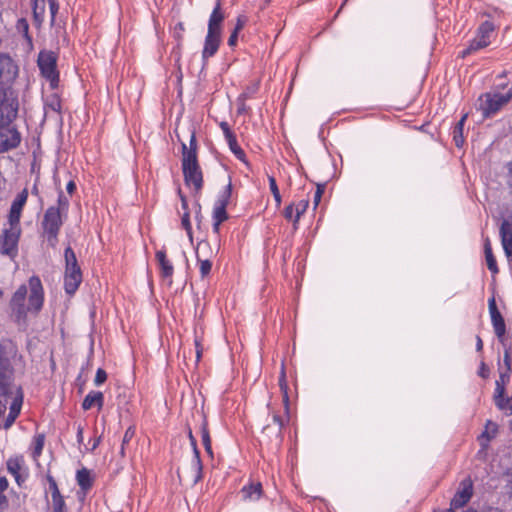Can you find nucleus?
Instances as JSON below:
<instances>
[{
	"mask_svg": "<svg viewBox=\"0 0 512 512\" xmlns=\"http://www.w3.org/2000/svg\"><path fill=\"white\" fill-rule=\"evenodd\" d=\"M484 254L486 259L487 268L491 273L496 274L499 272L495 256L493 255L491 242L488 237L484 239Z\"/></svg>",
	"mask_w": 512,
	"mask_h": 512,
	"instance_id": "393cba45",
	"label": "nucleus"
},
{
	"mask_svg": "<svg viewBox=\"0 0 512 512\" xmlns=\"http://www.w3.org/2000/svg\"><path fill=\"white\" fill-rule=\"evenodd\" d=\"M506 168H507L506 184L508 187L509 194L512 198V161L507 163Z\"/></svg>",
	"mask_w": 512,
	"mask_h": 512,
	"instance_id": "864d4df0",
	"label": "nucleus"
},
{
	"mask_svg": "<svg viewBox=\"0 0 512 512\" xmlns=\"http://www.w3.org/2000/svg\"><path fill=\"white\" fill-rule=\"evenodd\" d=\"M237 40H238V32L233 31L231 33L230 37L228 38V45L230 47H234L237 44Z\"/></svg>",
	"mask_w": 512,
	"mask_h": 512,
	"instance_id": "338daca9",
	"label": "nucleus"
},
{
	"mask_svg": "<svg viewBox=\"0 0 512 512\" xmlns=\"http://www.w3.org/2000/svg\"><path fill=\"white\" fill-rule=\"evenodd\" d=\"M485 47H487V42L484 40H480L478 37H475L474 39H472L470 41L468 47L460 53V57L465 58L468 55H470L480 49H483Z\"/></svg>",
	"mask_w": 512,
	"mask_h": 512,
	"instance_id": "c9c22d12",
	"label": "nucleus"
},
{
	"mask_svg": "<svg viewBox=\"0 0 512 512\" xmlns=\"http://www.w3.org/2000/svg\"><path fill=\"white\" fill-rule=\"evenodd\" d=\"M48 3L51 14V24H53L55 22L56 14L59 10V4L56 0H48Z\"/></svg>",
	"mask_w": 512,
	"mask_h": 512,
	"instance_id": "6e6d98bb",
	"label": "nucleus"
},
{
	"mask_svg": "<svg viewBox=\"0 0 512 512\" xmlns=\"http://www.w3.org/2000/svg\"><path fill=\"white\" fill-rule=\"evenodd\" d=\"M181 162L185 184L193 186L196 193L200 192L203 188V173L198 158L188 156L182 158Z\"/></svg>",
	"mask_w": 512,
	"mask_h": 512,
	"instance_id": "0eeeda50",
	"label": "nucleus"
},
{
	"mask_svg": "<svg viewBox=\"0 0 512 512\" xmlns=\"http://www.w3.org/2000/svg\"><path fill=\"white\" fill-rule=\"evenodd\" d=\"M64 258H65V271L70 270H81L75 252L73 249L68 246L64 251Z\"/></svg>",
	"mask_w": 512,
	"mask_h": 512,
	"instance_id": "473e14b6",
	"label": "nucleus"
},
{
	"mask_svg": "<svg viewBox=\"0 0 512 512\" xmlns=\"http://www.w3.org/2000/svg\"><path fill=\"white\" fill-rule=\"evenodd\" d=\"M279 387L283 395V403L285 406L286 411L289 409V396H288V384L286 381V373L284 365L281 367V372L279 376Z\"/></svg>",
	"mask_w": 512,
	"mask_h": 512,
	"instance_id": "4c0bfd02",
	"label": "nucleus"
},
{
	"mask_svg": "<svg viewBox=\"0 0 512 512\" xmlns=\"http://www.w3.org/2000/svg\"><path fill=\"white\" fill-rule=\"evenodd\" d=\"M76 480L79 487L83 491H88L92 488L93 480L91 478L89 470H87L86 468H82L81 470L77 471Z\"/></svg>",
	"mask_w": 512,
	"mask_h": 512,
	"instance_id": "c85d7f7f",
	"label": "nucleus"
},
{
	"mask_svg": "<svg viewBox=\"0 0 512 512\" xmlns=\"http://www.w3.org/2000/svg\"><path fill=\"white\" fill-rule=\"evenodd\" d=\"M232 194V184L229 183L218 196L215 205L227 208Z\"/></svg>",
	"mask_w": 512,
	"mask_h": 512,
	"instance_id": "a19ab883",
	"label": "nucleus"
},
{
	"mask_svg": "<svg viewBox=\"0 0 512 512\" xmlns=\"http://www.w3.org/2000/svg\"><path fill=\"white\" fill-rule=\"evenodd\" d=\"M478 375L484 379H487L490 375V369L489 367L485 364L484 361H481L480 363V367H479V371H478Z\"/></svg>",
	"mask_w": 512,
	"mask_h": 512,
	"instance_id": "052dcab7",
	"label": "nucleus"
},
{
	"mask_svg": "<svg viewBox=\"0 0 512 512\" xmlns=\"http://www.w3.org/2000/svg\"><path fill=\"white\" fill-rule=\"evenodd\" d=\"M200 433H201V438H202V444L204 446V449H205L206 453L210 457H213V450H212V445H211V437H210V432H209V429H208V422H207V419H206L205 416L202 419V423H201V426H200Z\"/></svg>",
	"mask_w": 512,
	"mask_h": 512,
	"instance_id": "bb28decb",
	"label": "nucleus"
},
{
	"mask_svg": "<svg viewBox=\"0 0 512 512\" xmlns=\"http://www.w3.org/2000/svg\"><path fill=\"white\" fill-rule=\"evenodd\" d=\"M188 438L190 440V444L193 449L192 466L196 472L193 482H194V484H197L203 478V465H202V461L200 458V451L197 447V441H196V438L194 437L191 429H189V431H188Z\"/></svg>",
	"mask_w": 512,
	"mask_h": 512,
	"instance_id": "f3484780",
	"label": "nucleus"
},
{
	"mask_svg": "<svg viewBox=\"0 0 512 512\" xmlns=\"http://www.w3.org/2000/svg\"><path fill=\"white\" fill-rule=\"evenodd\" d=\"M24 464L25 460L22 455L12 456L6 462L8 472L15 478V481L19 486H21L26 480V476L23 477L21 474Z\"/></svg>",
	"mask_w": 512,
	"mask_h": 512,
	"instance_id": "dca6fc26",
	"label": "nucleus"
},
{
	"mask_svg": "<svg viewBox=\"0 0 512 512\" xmlns=\"http://www.w3.org/2000/svg\"><path fill=\"white\" fill-rule=\"evenodd\" d=\"M488 308H489V313H490L494 333L497 336V338L499 339V341L502 344H504L506 325H505L504 318L496 305V300L494 297L489 299Z\"/></svg>",
	"mask_w": 512,
	"mask_h": 512,
	"instance_id": "9d476101",
	"label": "nucleus"
},
{
	"mask_svg": "<svg viewBox=\"0 0 512 512\" xmlns=\"http://www.w3.org/2000/svg\"><path fill=\"white\" fill-rule=\"evenodd\" d=\"M262 434L265 435L270 441H275L276 444H280L283 440L282 429L272 426L271 423H268L263 427Z\"/></svg>",
	"mask_w": 512,
	"mask_h": 512,
	"instance_id": "c756f323",
	"label": "nucleus"
},
{
	"mask_svg": "<svg viewBox=\"0 0 512 512\" xmlns=\"http://www.w3.org/2000/svg\"><path fill=\"white\" fill-rule=\"evenodd\" d=\"M245 24H246L245 16H238L237 22H236V25H235V28L233 31L239 33V31H241L244 28Z\"/></svg>",
	"mask_w": 512,
	"mask_h": 512,
	"instance_id": "0e129e2a",
	"label": "nucleus"
},
{
	"mask_svg": "<svg viewBox=\"0 0 512 512\" xmlns=\"http://www.w3.org/2000/svg\"><path fill=\"white\" fill-rule=\"evenodd\" d=\"M44 304V288L41 279L33 275L28 280V287L22 284L12 295L9 307L17 324H25L27 313L38 314Z\"/></svg>",
	"mask_w": 512,
	"mask_h": 512,
	"instance_id": "f257e3e1",
	"label": "nucleus"
},
{
	"mask_svg": "<svg viewBox=\"0 0 512 512\" xmlns=\"http://www.w3.org/2000/svg\"><path fill=\"white\" fill-rule=\"evenodd\" d=\"M294 212H295L294 203H290L288 206L285 207V209L283 211V216L286 220L293 221V219L295 217Z\"/></svg>",
	"mask_w": 512,
	"mask_h": 512,
	"instance_id": "13d9d810",
	"label": "nucleus"
},
{
	"mask_svg": "<svg viewBox=\"0 0 512 512\" xmlns=\"http://www.w3.org/2000/svg\"><path fill=\"white\" fill-rule=\"evenodd\" d=\"M510 381V373L500 372L499 378L495 382V391L493 399L500 398L505 395V385Z\"/></svg>",
	"mask_w": 512,
	"mask_h": 512,
	"instance_id": "2f4dec72",
	"label": "nucleus"
},
{
	"mask_svg": "<svg viewBox=\"0 0 512 512\" xmlns=\"http://www.w3.org/2000/svg\"><path fill=\"white\" fill-rule=\"evenodd\" d=\"M21 406H22V395L19 398L15 397L13 399V401L10 405V408H9V413L4 421V425H3L4 429H8L13 425V423L15 422V420L17 419V417L20 414Z\"/></svg>",
	"mask_w": 512,
	"mask_h": 512,
	"instance_id": "412c9836",
	"label": "nucleus"
},
{
	"mask_svg": "<svg viewBox=\"0 0 512 512\" xmlns=\"http://www.w3.org/2000/svg\"><path fill=\"white\" fill-rule=\"evenodd\" d=\"M52 512H67L63 496L52 499Z\"/></svg>",
	"mask_w": 512,
	"mask_h": 512,
	"instance_id": "09e8293b",
	"label": "nucleus"
},
{
	"mask_svg": "<svg viewBox=\"0 0 512 512\" xmlns=\"http://www.w3.org/2000/svg\"><path fill=\"white\" fill-rule=\"evenodd\" d=\"M21 235L20 224L9 222L0 235V253L14 259L18 255V242Z\"/></svg>",
	"mask_w": 512,
	"mask_h": 512,
	"instance_id": "423d86ee",
	"label": "nucleus"
},
{
	"mask_svg": "<svg viewBox=\"0 0 512 512\" xmlns=\"http://www.w3.org/2000/svg\"><path fill=\"white\" fill-rule=\"evenodd\" d=\"M500 237L505 255L507 257L512 256V223L507 219H504L501 223Z\"/></svg>",
	"mask_w": 512,
	"mask_h": 512,
	"instance_id": "6ab92c4d",
	"label": "nucleus"
},
{
	"mask_svg": "<svg viewBox=\"0 0 512 512\" xmlns=\"http://www.w3.org/2000/svg\"><path fill=\"white\" fill-rule=\"evenodd\" d=\"M467 114H464L452 129V137L456 147L461 148L464 145V125Z\"/></svg>",
	"mask_w": 512,
	"mask_h": 512,
	"instance_id": "5701e85b",
	"label": "nucleus"
},
{
	"mask_svg": "<svg viewBox=\"0 0 512 512\" xmlns=\"http://www.w3.org/2000/svg\"><path fill=\"white\" fill-rule=\"evenodd\" d=\"M195 348H196L197 361H199L202 356L203 346L201 344L200 339L197 336L195 337Z\"/></svg>",
	"mask_w": 512,
	"mask_h": 512,
	"instance_id": "69168bd1",
	"label": "nucleus"
},
{
	"mask_svg": "<svg viewBox=\"0 0 512 512\" xmlns=\"http://www.w3.org/2000/svg\"><path fill=\"white\" fill-rule=\"evenodd\" d=\"M493 400H494L495 406L499 410L504 411L510 415L512 414V396L505 397V395H504L500 398H495Z\"/></svg>",
	"mask_w": 512,
	"mask_h": 512,
	"instance_id": "58836bf2",
	"label": "nucleus"
},
{
	"mask_svg": "<svg viewBox=\"0 0 512 512\" xmlns=\"http://www.w3.org/2000/svg\"><path fill=\"white\" fill-rule=\"evenodd\" d=\"M226 142L229 146L230 151L235 155V157L248 166L249 162L247 160L246 154L244 150L239 146L236 135L233 136L232 138L227 139Z\"/></svg>",
	"mask_w": 512,
	"mask_h": 512,
	"instance_id": "7c9ffc66",
	"label": "nucleus"
},
{
	"mask_svg": "<svg viewBox=\"0 0 512 512\" xmlns=\"http://www.w3.org/2000/svg\"><path fill=\"white\" fill-rule=\"evenodd\" d=\"M197 140L195 131L191 132L190 140H189V146H187L185 143H182V158H186L188 156H194V158L197 157Z\"/></svg>",
	"mask_w": 512,
	"mask_h": 512,
	"instance_id": "72a5a7b5",
	"label": "nucleus"
},
{
	"mask_svg": "<svg viewBox=\"0 0 512 512\" xmlns=\"http://www.w3.org/2000/svg\"><path fill=\"white\" fill-rule=\"evenodd\" d=\"M219 126H220L226 140L235 136V133L231 130L229 124L226 121H222L219 124Z\"/></svg>",
	"mask_w": 512,
	"mask_h": 512,
	"instance_id": "4d7b16f0",
	"label": "nucleus"
},
{
	"mask_svg": "<svg viewBox=\"0 0 512 512\" xmlns=\"http://www.w3.org/2000/svg\"><path fill=\"white\" fill-rule=\"evenodd\" d=\"M325 189H326V183H318L317 184L316 191H315L314 198H313L314 208H316L319 205L321 198L325 192Z\"/></svg>",
	"mask_w": 512,
	"mask_h": 512,
	"instance_id": "8fccbe9b",
	"label": "nucleus"
},
{
	"mask_svg": "<svg viewBox=\"0 0 512 512\" xmlns=\"http://www.w3.org/2000/svg\"><path fill=\"white\" fill-rule=\"evenodd\" d=\"M181 225L183 229L187 232L190 239H192V226L190 223V215L189 211H185L181 217Z\"/></svg>",
	"mask_w": 512,
	"mask_h": 512,
	"instance_id": "3c124183",
	"label": "nucleus"
},
{
	"mask_svg": "<svg viewBox=\"0 0 512 512\" xmlns=\"http://www.w3.org/2000/svg\"><path fill=\"white\" fill-rule=\"evenodd\" d=\"M107 380V373L104 369L98 368L96 371V375L94 378V383L96 386L103 384Z\"/></svg>",
	"mask_w": 512,
	"mask_h": 512,
	"instance_id": "603ef678",
	"label": "nucleus"
},
{
	"mask_svg": "<svg viewBox=\"0 0 512 512\" xmlns=\"http://www.w3.org/2000/svg\"><path fill=\"white\" fill-rule=\"evenodd\" d=\"M241 492L244 498L256 500L261 496L262 486L260 483L250 484L248 486H244Z\"/></svg>",
	"mask_w": 512,
	"mask_h": 512,
	"instance_id": "f704fd0d",
	"label": "nucleus"
},
{
	"mask_svg": "<svg viewBox=\"0 0 512 512\" xmlns=\"http://www.w3.org/2000/svg\"><path fill=\"white\" fill-rule=\"evenodd\" d=\"M497 432L498 425L495 422L488 420L485 425V431H483L479 436L480 445L483 449L488 447L489 442L495 438Z\"/></svg>",
	"mask_w": 512,
	"mask_h": 512,
	"instance_id": "4be33fe9",
	"label": "nucleus"
},
{
	"mask_svg": "<svg viewBox=\"0 0 512 512\" xmlns=\"http://www.w3.org/2000/svg\"><path fill=\"white\" fill-rule=\"evenodd\" d=\"M82 283V271L70 270L64 272V290L66 294L73 296Z\"/></svg>",
	"mask_w": 512,
	"mask_h": 512,
	"instance_id": "a211bd4d",
	"label": "nucleus"
},
{
	"mask_svg": "<svg viewBox=\"0 0 512 512\" xmlns=\"http://www.w3.org/2000/svg\"><path fill=\"white\" fill-rule=\"evenodd\" d=\"M18 100L0 90V127L9 126L17 117Z\"/></svg>",
	"mask_w": 512,
	"mask_h": 512,
	"instance_id": "6e6552de",
	"label": "nucleus"
},
{
	"mask_svg": "<svg viewBox=\"0 0 512 512\" xmlns=\"http://www.w3.org/2000/svg\"><path fill=\"white\" fill-rule=\"evenodd\" d=\"M184 24L182 22H179L176 24L174 28V36L178 40V42H181L183 39V32H184Z\"/></svg>",
	"mask_w": 512,
	"mask_h": 512,
	"instance_id": "bf43d9fd",
	"label": "nucleus"
},
{
	"mask_svg": "<svg viewBox=\"0 0 512 512\" xmlns=\"http://www.w3.org/2000/svg\"><path fill=\"white\" fill-rule=\"evenodd\" d=\"M224 19L225 16L221 9V3L216 2L208 21V31L202 50L203 60H207L217 53L221 43V31Z\"/></svg>",
	"mask_w": 512,
	"mask_h": 512,
	"instance_id": "7ed1b4c3",
	"label": "nucleus"
},
{
	"mask_svg": "<svg viewBox=\"0 0 512 512\" xmlns=\"http://www.w3.org/2000/svg\"><path fill=\"white\" fill-rule=\"evenodd\" d=\"M21 142V135L16 128L0 127V153L16 148Z\"/></svg>",
	"mask_w": 512,
	"mask_h": 512,
	"instance_id": "9b49d317",
	"label": "nucleus"
},
{
	"mask_svg": "<svg viewBox=\"0 0 512 512\" xmlns=\"http://www.w3.org/2000/svg\"><path fill=\"white\" fill-rule=\"evenodd\" d=\"M104 404V395L100 391H90L82 402V409L87 411L97 406L98 410H101Z\"/></svg>",
	"mask_w": 512,
	"mask_h": 512,
	"instance_id": "aec40b11",
	"label": "nucleus"
},
{
	"mask_svg": "<svg viewBox=\"0 0 512 512\" xmlns=\"http://www.w3.org/2000/svg\"><path fill=\"white\" fill-rule=\"evenodd\" d=\"M212 219H213V232L215 234H219L220 225L228 219V213L226 211V208L223 207L222 205H220V206L214 205Z\"/></svg>",
	"mask_w": 512,
	"mask_h": 512,
	"instance_id": "b1692460",
	"label": "nucleus"
},
{
	"mask_svg": "<svg viewBox=\"0 0 512 512\" xmlns=\"http://www.w3.org/2000/svg\"><path fill=\"white\" fill-rule=\"evenodd\" d=\"M64 215L59 212V209H54L50 206L44 213L41 226L43 235L51 247H56L58 243V235L64 223Z\"/></svg>",
	"mask_w": 512,
	"mask_h": 512,
	"instance_id": "39448f33",
	"label": "nucleus"
},
{
	"mask_svg": "<svg viewBox=\"0 0 512 512\" xmlns=\"http://www.w3.org/2000/svg\"><path fill=\"white\" fill-rule=\"evenodd\" d=\"M34 24L41 26L45 14V0H31Z\"/></svg>",
	"mask_w": 512,
	"mask_h": 512,
	"instance_id": "cd10ccee",
	"label": "nucleus"
},
{
	"mask_svg": "<svg viewBox=\"0 0 512 512\" xmlns=\"http://www.w3.org/2000/svg\"><path fill=\"white\" fill-rule=\"evenodd\" d=\"M45 108L60 113L62 108L60 97L56 94L49 96L45 101Z\"/></svg>",
	"mask_w": 512,
	"mask_h": 512,
	"instance_id": "79ce46f5",
	"label": "nucleus"
},
{
	"mask_svg": "<svg viewBox=\"0 0 512 512\" xmlns=\"http://www.w3.org/2000/svg\"><path fill=\"white\" fill-rule=\"evenodd\" d=\"M18 74V67L14 60L7 54H0V82L7 84L12 82Z\"/></svg>",
	"mask_w": 512,
	"mask_h": 512,
	"instance_id": "4468645a",
	"label": "nucleus"
},
{
	"mask_svg": "<svg viewBox=\"0 0 512 512\" xmlns=\"http://www.w3.org/2000/svg\"><path fill=\"white\" fill-rule=\"evenodd\" d=\"M44 444H45V435L43 433H40V434H36L34 437H33V440H32V457L34 460H37L41 454H42V451H43V448H44Z\"/></svg>",
	"mask_w": 512,
	"mask_h": 512,
	"instance_id": "e433bc0d",
	"label": "nucleus"
},
{
	"mask_svg": "<svg viewBox=\"0 0 512 512\" xmlns=\"http://www.w3.org/2000/svg\"><path fill=\"white\" fill-rule=\"evenodd\" d=\"M308 206H309L308 200H301L296 205L294 204L295 217L293 219V225L295 228H296V225L298 224L301 216L306 212Z\"/></svg>",
	"mask_w": 512,
	"mask_h": 512,
	"instance_id": "c03bdc74",
	"label": "nucleus"
},
{
	"mask_svg": "<svg viewBox=\"0 0 512 512\" xmlns=\"http://www.w3.org/2000/svg\"><path fill=\"white\" fill-rule=\"evenodd\" d=\"M28 199V190L24 188L13 200L9 215L8 222H13L14 224H20V218L22 214L23 207L25 206Z\"/></svg>",
	"mask_w": 512,
	"mask_h": 512,
	"instance_id": "2eb2a0df",
	"label": "nucleus"
},
{
	"mask_svg": "<svg viewBox=\"0 0 512 512\" xmlns=\"http://www.w3.org/2000/svg\"><path fill=\"white\" fill-rule=\"evenodd\" d=\"M484 97L485 99L481 102V109L485 116H490L499 111L512 98V91L510 90L506 94L486 93Z\"/></svg>",
	"mask_w": 512,
	"mask_h": 512,
	"instance_id": "1a4fd4ad",
	"label": "nucleus"
},
{
	"mask_svg": "<svg viewBox=\"0 0 512 512\" xmlns=\"http://www.w3.org/2000/svg\"><path fill=\"white\" fill-rule=\"evenodd\" d=\"M268 181H269V187L270 191L273 195V198L275 200L276 207L279 208L282 204V197L276 182V179L274 176L268 175Z\"/></svg>",
	"mask_w": 512,
	"mask_h": 512,
	"instance_id": "ea45409f",
	"label": "nucleus"
},
{
	"mask_svg": "<svg viewBox=\"0 0 512 512\" xmlns=\"http://www.w3.org/2000/svg\"><path fill=\"white\" fill-rule=\"evenodd\" d=\"M8 488V480L6 477H0V494Z\"/></svg>",
	"mask_w": 512,
	"mask_h": 512,
	"instance_id": "774afa93",
	"label": "nucleus"
},
{
	"mask_svg": "<svg viewBox=\"0 0 512 512\" xmlns=\"http://www.w3.org/2000/svg\"><path fill=\"white\" fill-rule=\"evenodd\" d=\"M510 350H511V348H508L505 350V353H504V364L506 366L505 372H508V373H511V370H512V367H511L512 359H511V355H510Z\"/></svg>",
	"mask_w": 512,
	"mask_h": 512,
	"instance_id": "680f3d73",
	"label": "nucleus"
},
{
	"mask_svg": "<svg viewBox=\"0 0 512 512\" xmlns=\"http://www.w3.org/2000/svg\"><path fill=\"white\" fill-rule=\"evenodd\" d=\"M494 30V23L486 20L478 27L476 37H478L480 40L486 41L488 46L491 43L490 38L493 35Z\"/></svg>",
	"mask_w": 512,
	"mask_h": 512,
	"instance_id": "a878e982",
	"label": "nucleus"
},
{
	"mask_svg": "<svg viewBox=\"0 0 512 512\" xmlns=\"http://www.w3.org/2000/svg\"><path fill=\"white\" fill-rule=\"evenodd\" d=\"M473 495V483L470 478L461 481L459 489L451 500L450 509H458L464 507Z\"/></svg>",
	"mask_w": 512,
	"mask_h": 512,
	"instance_id": "f8f14e48",
	"label": "nucleus"
},
{
	"mask_svg": "<svg viewBox=\"0 0 512 512\" xmlns=\"http://www.w3.org/2000/svg\"><path fill=\"white\" fill-rule=\"evenodd\" d=\"M272 426L279 427L283 429L284 427V419L282 416L278 415L277 413L272 414Z\"/></svg>",
	"mask_w": 512,
	"mask_h": 512,
	"instance_id": "e2e57ef3",
	"label": "nucleus"
},
{
	"mask_svg": "<svg viewBox=\"0 0 512 512\" xmlns=\"http://www.w3.org/2000/svg\"><path fill=\"white\" fill-rule=\"evenodd\" d=\"M134 435H135V427L134 426H129L126 429V431L124 433V436H123V439H122L123 446H126L132 440Z\"/></svg>",
	"mask_w": 512,
	"mask_h": 512,
	"instance_id": "5fc2aeb1",
	"label": "nucleus"
},
{
	"mask_svg": "<svg viewBox=\"0 0 512 512\" xmlns=\"http://www.w3.org/2000/svg\"><path fill=\"white\" fill-rule=\"evenodd\" d=\"M155 259L159 268V275L161 279L166 281L168 286L173 284L174 266L170 259H168L166 250L164 248L155 252Z\"/></svg>",
	"mask_w": 512,
	"mask_h": 512,
	"instance_id": "ddd939ff",
	"label": "nucleus"
},
{
	"mask_svg": "<svg viewBox=\"0 0 512 512\" xmlns=\"http://www.w3.org/2000/svg\"><path fill=\"white\" fill-rule=\"evenodd\" d=\"M18 354L17 345L8 338L0 340V397L5 398L3 404L6 408L7 398L13 395V376L14 369L12 360Z\"/></svg>",
	"mask_w": 512,
	"mask_h": 512,
	"instance_id": "f03ea898",
	"label": "nucleus"
},
{
	"mask_svg": "<svg viewBox=\"0 0 512 512\" xmlns=\"http://www.w3.org/2000/svg\"><path fill=\"white\" fill-rule=\"evenodd\" d=\"M16 28L19 33L23 34L25 39L28 40L29 43L32 42V38L29 35V23L25 18H20L17 21Z\"/></svg>",
	"mask_w": 512,
	"mask_h": 512,
	"instance_id": "a18cd8bd",
	"label": "nucleus"
},
{
	"mask_svg": "<svg viewBox=\"0 0 512 512\" xmlns=\"http://www.w3.org/2000/svg\"><path fill=\"white\" fill-rule=\"evenodd\" d=\"M69 208V200L64 195L62 190H59L58 193V199H57V206H54V209H59V212L64 215V217H67V212Z\"/></svg>",
	"mask_w": 512,
	"mask_h": 512,
	"instance_id": "37998d69",
	"label": "nucleus"
},
{
	"mask_svg": "<svg viewBox=\"0 0 512 512\" xmlns=\"http://www.w3.org/2000/svg\"><path fill=\"white\" fill-rule=\"evenodd\" d=\"M198 263H199V271L202 278H205L208 276L212 269V262L208 259H200L199 257Z\"/></svg>",
	"mask_w": 512,
	"mask_h": 512,
	"instance_id": "de8ad7c7",
	"label": "nucleus"
},
{
	"mask_svg": "<svg viewBox=\"0 0 512 512\" xmlns=\"http://www.w3.org/2000/svg\"><path fill=\"white\" fill-rule=\"evenodd\" d=\"M58 53L43 49L38 53L37 66L41 76L49 82L51 89H57L60 82V73L57 68Z\"/></svg>",
	"mask_w": 512,
	"mask_h": 512,
	"instance_id": "20e7f679",
	"label": "nucleus"
},
{
	"mask_svg": "<svg viewBox=\"0 0 512 512\" xmlns=\"http://www.w3.org/2000/svg\"><path fill=\"white\" fill-rule=\"evenodd\" d=\"M46 480L48 482V489L49 492L51 493L52 499L62 496L55 478L50 473L46 474Z\"/></svg>",
	"mask_w": 512,
	"mask_h": 512,
	"instance_id": "49530a36",
	"label": "nucleus"
}]
</instances>
